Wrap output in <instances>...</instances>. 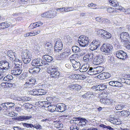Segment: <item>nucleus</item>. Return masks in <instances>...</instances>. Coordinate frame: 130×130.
Wrapping results in <instances>:
<instances>
[{
	"label": "nucleus",
	"mask_w": 130,
	"mask_h": 130,
	"mask_svg": "<svg viewBox=\"0 0 130 130\" xmlns=\"http://www.w3.org/2000/svg\"><path fill=\"white\" fill-rule=\"evenodd\" d=\"M32 94L33 95H39L38 89H35L33 90L32 91Z\"/></svg>",
	"instance_id": "864d4df0"
},
{
	"label": "nucleus",
	"mask_w": 130,
	"mask_h": 130,
	"mask_svg": "<svg viewBox=\"0 0 130 130\" xmlns=\"http://www.w3.org/2000/svg\"><path fill=\"white\" fill-rule=\"evenodd\" d=\"M120 39L122 42H128L130 37L128 33L126 32H122L120 35Z\"/></svg>",
	"instance_id": "9d476101"
},
{
	"label": "nucleus",
	"mask_w": 130,
	"mask_h": 130,
	"mask_svg": "<svg viewBox=\"0 0 130 130\" xmlns=\"http://www.w3.org/2000/svg\"><path fill=\"white\" fill-rule=\"evenodd\" d=\"M124 45L127 48L130 49V42L129 41L128 42H125Z\"/></svg>",
	"instance_id": "4d7b16f0"
},
{
	"label": "nucleus",
	"mask_w": 130,
	"mask_h": 130,
	"mask_svg": "<svg viewBox=\"0 0 130 130\" xmlns=\"http://www.w3.org/2000/svg\"><path fill=\"white\" fill-rule=\"evenodd\" d=\"M69 88L70 90H75V85H71L69 86Z\"/></svg>",
	"instance_id": "e2e57ef3"
},
{
	"label": "nucleus",
	"mask_w": 130,
	"mask_h": 130,
	"mask_svg": "<svg viewBox=\"0 0 130 130\" xmlns=\"http://www.w3.org/2000/svg\"><path fill=\"white\" fill-rule=\"evenodd\" d=\"M40 69L39 67H31L29 69V72L31 74H34L40 71Z\"/></svg>",
	"instance_id": "6ab92c4d"
},
{
	"label": "nucleus",
	"mask_w": 130,
	"mask_h": 130,
	"mask_svg": "<svg viewBox=\"0 0 130 130\" xmlns=\"http://www.w3.org/2000/svg\"><path fill=\"white\" fill-rule=\"evenodd\" d=\"M67 41L68 43L70 44L72 43V40L71 38L68 36L67 37Z\"/></svg>",
	"instance_id": "5fc2aeb1"
},
{
	"label": "nucleus",
	"mask_w": 130,
	"mask_h": 130,
	"mask_svg": "<svg viewBox=\"0 0 130 130\" xmlns=\"http://www.w3.org/2000/svg\"><path fill=\"white\" fill-rule=\"evenodd\" d=\"M100 127H103L104 128H106L109 129L110 130H113V128L109 126H106L104 124H101L99 125Z\"/></svg>",
	"instance_id": "79ce46f5"
},
{
	"label": "nucleus",
	"mask_w": 130,
	"mask_h": 130,
	"mask_svg": "<svg viewBox=\"0 0 130 130\" xmlns=\"http://www.w3.org/2000/svg\"><path fill=\"white\" fill-rule=\"evenodd\" d=\"M82 88L81 86L78 85H75V90L80 89Z\"/></svg>",
	"instance_id": "0e129e2a"
},
{
	"label": "nucleus",
	"mask_w": 130,
	"mask_h": 130,
	"mask_svg": "<svg viewBox=\"0 0 130 130\" xmlns=\"http://www.w3.org/2000/svg\"><path fill=\"white\" fill-rule=\"evenodd\" d=\"M50 18H53L56 15L57 13L55 11H50Z\"/></svg>",
	"instance_id": "a19ab883"
},
{
	"label": "nucleus",
	"mask_w": 130,
	"mask_h": 130,
	"mask_svg": "<svg viewBox=\"0 0 130 130\" xmlns=\"http://www.w3.org/2000/svg\"><path fill=\"white\" fill-rule=\"evenodd\" d=\"M116 54V57L122 60H125L127 57V54L121 50L117 51Z\"/></svg>",
	"instance_id": "9b49d317"
},
{
	"label": "nucleus",
	"mask_w": 130,
	"mask_h": 130,
	"mask_svg": "<svg viewBox=\"0 0 130 130\" xmlns=\"http://www.w3.org/2000/svg\"><path fill=\"white\" fill-rule=\"evenodd\" d=\"M17 120L18 121H24L23 116H19L17 118Z\"/></svg>",
	"instance_id": "052dcab7"
},
{
	"label": "nucleus",
	"mask_w": 130,
	"mask_h": 130,
	"mask_svg": "<svg viewBox=\"0 0 130 130\" xmlns=\"http://www.w3.org/2000/svg\"><path fill=\"white\" fill-rule=\"evenodd\" d=\"M119 112L121 113V115L124 117H127L130 114V112L127 110H124Z\"/></svg>",
	"instance_id": "c756f323"
},
{
	"label": "nucleus",
	"mask_w": 130,
	"mask_h": 130,
	"mask_svg": "<svg viewBox=\"0 0 130 130\" xmlns=\"http://www.w3.org/2000/svg\"><path fill=\"white\" fill-rule=\"evenodd\" d=\"M31 83V84L33 86L35 84L36 82V80L35 79H31L29 80H28Z\"/></svg>",
	"instance_id": "680f3d73"
},
{
	"label": "nucleus",
	"mask_w": 130,
	"mask_h": 130,
	"mask_svg": "<svg viewBox=\"0 0 130 130\" xmlns=\"http://www.w3.org/2000/svg\"><path fill=\"white\" fill-rule=\"evenodd\" d=\"M100 42L98 40L93 41L90 44V49L92 51L96 50L100 46Z\"/></svg>",
	"instance_id": "f8f14e48"
},
{
	"label": "nucleus",
	"mask_w": 130,
	"mask_h": 130,
	"mask_svg": "<svg viewBox=\"0 0 130 130\" xmlns=\"http://www.w3.org/2000/svg\"><path fill=\"white\" fill-rule=\"evenodd\" d=\"M93 58L92 54H88L85 55L83 58L84 61L86 62H88L91 61Z\"/></svg>",
	"instance_id": "f3484780"
},
{
	"label": "nucleus",
	"mask_w": 130,
	"mask_h": 130,
	"mask_svg": "<svg viewBox=\"0 0 130 130\" xmlns=\"http://www.w3.org/2000/svg\"><path fill=\"white\" fill-rule=\"evenodd\" d=\"M80 118L79 117L73 118V120L71 121H73V123L77 124L78 123H79V121H80Z\"/></svg>",
	"instance_id": "58836bf2"
},
{
	"label": "nucleus",
	"mask_w": 130,
	"mask_h": 130,
	"mask_svg": "<svg viewBox=\"0 0 130 130\" xmlns=\"http://www.w3.org/2000/svg\"><path fill=\"white\" fill-rule=\"evenodd\" d=\"M50 11H48L42 14L41 16L42 17L50 18Z\"/></svg>",
	"instance_id": "72a5a7b5"
},
{
	"label": "nucleus",
	"mask_w": 130,
	"mask_h": 130,
	"mask_svg": "<svg viewBox=\"0 0 130 130\" xmlns=\"http://www.w3.org/2000/svg\"><path fill=\"white\" fill-rule=\"evenodd\" d=\"M28 81L25 84V86H27L28 87H31L32 86H33Z\"/></svg>",
	"instance_id": "6e6d98bb"
},
{
	"label": "nucleus",
	"mask_w": 130,
	"mask_h": 130,
	"mask_svg": "<svg viewBox=\"0 0 130 130\" xmlns=\"http://www.w3.org/2000/svg\"><path fill=\"white\" fill-rule=\"evenodd\" d=\"M111 36V35L110 33L106 31L102 37L105 39H107L110 38Z\"/></svg>",
	"instance_id": "473e14b6"
},
{
	"label": "nucleus",
	"mask_w": 130,
	"mask_h": 130,
	"mask_svg": "<svg viewBox=\"0 0 130 130\" xmlns=\"http://www.w3.org/2000/svg\"><path fill=\"white\" fill-rule=\"evenodd\" d=\"M103 22L105 24H108L110 23V21L108 19L104 18L103 20Z\"/></svg>",
	"instance_id": "69168bd1"
},
{
	"label": "nucleus",
	"mask_w": 130,
	"mask_h": 130,
	"mask_svg": "<svg viewBox=\"0 0 130 130\" xmlns=\"http://www.w3.org/2000/svg\"><path fill=\"white\" fill-rule=\"evenodd\" d=\"M88 121L86 119L82 118H80V121L78 124L79 127L82 126H85L86 123L88 122Z\"/></svg>",
	"instance_id": "aec40b11"
},
{
	"label": "nucleus",
	"mask_w": 130,
	"mask_h": 130,
	"mask_svg": "<svg viewBox=\"0 0 130 130\" xmlns=\"http://www.w3.org/2000/svg\"><path fill=\"white\" fill-rule=\"evenodd\" d=\"M93 88L96 90H103L107 88L106 85L103 84L97 85L94 86Z\"/></svg>",
	"instance_id": "a211bd4d"
},
{
	"label": "nucleus",
	"mask_w": 130,
	"mask_h": 130,
	"mask_svg": "<svg viewBox=\"0 0 130 130\" xmlns=\"http://www.w3.org/2000/svg\"><path fill=\"white\" fill-rule=\"evenodd\" d=\"M71 54L70 50L67 49L63 52L60 53V55L58 56V59L59 60H64L68 58L69 56Z\"/></svg>",
	"instance_id": "20e7f679"
},
{
	"label": "nucleus",
	"mask_w": 130,
	"mask_h": 130,
	"mask_svg": "<svg viewBox=\"0 0 130 130\" xmlns=\"http://www.w3.org/2000/svg\"><path fill=\"white\" fill-rule=\"evenodd\" d=\"M75 77L77 79H83L86 78V76L84 75H75Z\"/></svg>",
	"instance_id": "ea45409f"
},
{
	"label": "nucleus",
	"mask_w": 130,
	"mask_h": 130,
	"mask_svg": "<svg viewBox=\"0 0 130 130\" xmlns=\"http://www.w3.org/2000/svg\"><path fill=\"white\" fill-rule=\"evenodd\" d=\"M95 68H93L89 67L88 69L87 70V73L91 75L96 74V72L95 71Z\"/></svg>",
	"instance_id": "b1692460"
},
{
	"label": "nucleus",
	"mask_w": 130,
	"mask_h": 130,
	"mask_svg": "<svg viewBox=\"0 0 130 130\" xmlns=\"http://www.w3.org/2000/svg\"><path fill=\"white\" fill-rule=\"evenodd\" d=\"M63 45L61 40L58 39L56 41L54 47L55 52H60L62 50Z\"/></svg>",
	"instance_id": "1a4fd4ad"
},
{
	"label": "nucleus",
	"mask_w": 130,
	"mask_h": 130,
	"mask_svg": "<svg viewBox=\"0 0 130 130\" xmlns=\"http://www.w3.org/2000/svg\"><path fill=\"white\" fill-rule=\"evenodd\" d=\"M107 94L105 93H100L99 96L101 97L102 98H104L105 97H107Z\"/></svg>",
	"instance_id": "603ef678"
},
{
	"label": "nucleus",
	"mask_w": 130,
	"mask_h": 130,
	"mask_svg": "<svg viewBox=\"0 0 130 130\" xmlns=\"http://www.w3.org/2000/svg\"><path fill=\"white\" fill-rule=\"evenodd\" d=\"M31 64L33 66H41L44 67H47L49 65L46 62L39 58L33 60Z\"/></svg>",
	"instance_id": "f03ea898"
},
{
	"label": "nucleus",
	"mask_w": 130,
	"mask_h": 130,
	"mask_svg": "<svg viewBox=\"0 0 130 130\" xmlns=\"http://www.w3.org/2000/svg\"><path fill=\"white\" fill-rule=\"evenodd\" d=\"M7 85L9 87H14V86H15V84H12L11 83H7Z\"/></svg>",
	"instance_id": "338daca9"
},
{
	"label": "nucleus",
	"mask_w": 130,
	"mask_h": 130,
	"mask_svg": "<svg viewBox=\"0 0 130 130\" xmlns=\"http://www.w3.org/2000/svg\"><path fill=\"white\" fill-rule=\"evenodd\" d=\"M104 73H101L98 76V77L101 79L103 80L105 79Z\"/></svg>",
	"instance_id": "49530a36"
},
{
	"label": "nucleus",
	"mask_w": 130,
	"mask_h": 130,
	"mask_svg": "<svg viewBox=\"0 0 130 130\" xmlns=\"http://www.w3.org/2000/svg\"><path fill=\"white\" fill-rule=\"evenodd\" d=\"M115 9L112 7H109L107 8V12L109 13H112L115 11Z\"/></svg>",
	"instance_id": "a18cd8bd"
},
{
	"label": "nucleus",
	"mask_w": 130,
	"mask_h": 130,
	"mask_svg": "<svg viewBox=\"0 0 130 130\" xmlns=\"http://www.w3.org/2000/svg\"><path fill=\"white\" fill-rule=\"evenodd\" d=\"M44 89H38L39 95L46 94L47 93L46 91L44 90Z\"/></svg>",
	"instance_id": "7c9ffc66"
},
{
	"label": "nucleus",
	"mask_w": 130,
	"mask_h": 130,
	"mask_svg": "<svg viewBox=\"0 0 130 130\" xmlns=\"http://www.w3.org/2000/svg\"><path fill=\"white\" fill-rule=\"evenodd\" d=\"M1 62H2V65L3 66L4 69L5 70V72L7 71L9 68V63L8 62L6 61H1Z\"/></svg>",
	"instance_id": "4be33fe9"
},
{
	"label": "nucleus",
	"mask_w": 130,
	"mask_h": 130,
	"mask_svg": "<svg viewBox=\"0 0 130 130\" xmlns=\"http://www.w3.org/2000/svg\"><path fill=\"white\" fill-rule=\"evenodd\" d=\"M22 60L24 63L28 64L31 60L32 56L31 53L29 51L24 53L22 56Z\"/></svg>",
	"instance_id": "0eeeda50"
},
{
	"label": "nucleus",
	"mask_w": 130,
	"mask_h": 130,
	"mask_svg": "<svg viewBox=\"0 0 130 130\" xmlns=\"http://www.w3.org/2000/svg\"><path fill=\"white\" fill-rule=\"evenodd\" d=\"M113 46L109 44H104L101 47V51L105 55H109L111 53Z\"/></svg>",
	"instance_id": "7ed1b4c3"
},
{
	"label": "nucleus",
	"mask_w": 130,
	"mask_h": 130,
	"mask_svg": "<svg viewBox=\"0 0 130 130\" xmlns=\"http://www.w3.org/2000/svg\"><path fill=\"white\" fill-rule=\"evenodd\" d=\"M106 31L102 29H100L97 31L98 34L100 37H102Z\"/></svg>",
	"instance_id": "c9c22d12"
},
{
	"label": "nucleus",
	"mask_w": 130,
	"mask_h": 130,
	"mask_svg": "<svg viewBox=\"0 0 130 130\" xmlns=\"http://www.w3.org/2000/svg\"><path fill=\"white\" fill-rule=\"evenodd\" d=\"M47 72L50 74V77L54 78H57L60 75V73L58 71L56 66H52L47 69Z\"/></svg>",
	"instance_id": "f257e3e1"
},
{
	"label": "nucleus",
	"mask_w": 130,
	"mask_h": 130,
	"mask_svg": "<svg viewBox=\"0 0 130 130\" xmlns=\"http://www.w3.org/2000/svg\"><path fill=\"white\" fill-rule=\"evenodd\" d=\"M104 73L105 74L104 75L105 77V79L108 78L110 77V74L109 73L107 72Z\"/></svg>",
	"instance_id": "bf43d9fd"
},
{
	"label": "nucleus",
	"mask_w": 130,
	"mask_h": 130,
	"mask_svg": "<svg viewBox=\"0 0 130 130\" xmlns=\"http://www.w3.org/2000/svg\"><path fill=\"white\" fill-rule=\"evenodd\" d=\"M8 103V107L9 109H10V108H12L14 105V104L12 102H7Z\"/></svg>",
	"instance_id": "13d9d810"
},
{
	"label": "nucleus",
	"mask_w": 130,
	"mask_h": 130,
	"mask_svg": "<svg viewBox=\"0 0 130 130\" xmlns=\"http://www.w3.org/2000/svg\"><path fill=\"white\" fill-rule=\"evenodd\" d=\"M84 92H81L80 93L82 94H84L82 95V97L85 99H89L92 95L91 93L90 92H88L84 94Z\"/></svg>",
	"instance_id": "412c9836"
},
{
	"label": "nucleus",
	"mask_w": 130,
	"mask_h": 130,
	"mask_svg": "<svg viewBox=\"0 0 130 130\" xmlns=\"http://www.w3.org/2000/svg\"><path fill=\"white\" fill-rule=\"evenodd\" d=\"M15 65L16 67L13 70L11 71L10 73L13 75L17 76L21 73L22 71V67L17 66L18 65H17L15 63Z\"/></svg>",
	"instance_id": "6e6552de"
},
{
	"label": "nucleus",
	"mask_w": 130,
	"mask_h": 130,
	"mask_svg": "<svg viewBox=\"0 0 130 130\" xmlns=\"http://www.w3.org/2000/svg\"><path fill=\"white\" fill-rule=\"evenodd\" d=\"M103 56L101 55H98L94 58L93 61V63L95 64L99 65L103 61Z\"/></svg>",
	"instance_id": "ddd939ff"
},
{
	"label": "nucleus",
	"mask_w": 130,
	"mask_h": 130,
	"mask_svg": "<svg viewBox=\"0 0 130 130\" xmlns=\"http://www.w3.org/2000/svg\"><path fill=\"white\" fill-rule=\"evenodd\" d=\"M34 126L33 127L37 129H41L42 128V127L40 124H39L38 123H37L36 124L33 125Z\"/></svg>",
	"instance_id": "c03bdc74"
},
{
	"label": "nucleus",
	"mask_w": 130,
	"mask_h": 130,
	"mask_svg": "<svg viewBox=\"0 0 130 130\" xmlns=\"http://www.w3.org/2000/svg\"><path fill=\"white\" fill-rule=\"evenodd\" d=\"M125 106L124 105H123L122 104H121L117 105L115 107V108L117 110H121Z\"/></svg>",
	"instance_id": "f704fd0d"
},
{
	"label": "nucleus",
	"mask_w": 130,
	"mask_h": 130,
	"mask_svg": "<svg viewBox=\"0 0 130 130\" xmlns=\"http://www.w3.org/2000/svg\"><path fill=\"white\" fill-rule=\"evenodd\" d=\"M100 102L105 104L110 105L113 103L115 101L112 99H108L105 98H101L100 99Z\"/></svg>",
	"instance_id": "dca6fc26"
},
{
	"label": "nucleus",
	"mask_w": 130,
	"mask_h": 130,
	"mask_svg": "<svg viewBox=\"0 0 130 130\" xmlns=\"http://www.w3.org/2000/svg\"><path fill=\"white\" fill-rule=\"evenodd\" d=\"M23 125L25 127L28 128H32L34 126L33 125L31 124L28 123H23Z\"/></svg>",
	"instance_id": "4c0bfd02"
},
{
	"label": "nucleus",
	"mask_w": 130,
	"mask_h": 130,
	"mask_svg": "<svg viewBox=\"0 0 130 130\" xmlns=\"http://www.w3.org/2000/svg\"><path fill=\"white\" fill-rule=\"evenodd\" d=\"M110 5L112 6L115 7L116 6L119 5V4L117 1H113L111 4H110Z\"/></svg>",
	"instance_id": "3c124183"
},
{
	"label": "nucleus",
	"mask_w": 130,
	"mask_h": 130,
	"mask_svg": "<svg viewBox=\"0 0 130 130\" xmlns=\"http://www.w3.org/2000/svg\"><path fill=\"white\" fill-rule=\"evenodd\" d=\"M70 129L71 130H79V128H78L76 127H74L73 126H71L70 127Z\"/></svg>",
	"instance_id": "774afa93"
},
{
	"label": "nucleus",
	"mask_w": 130,
	"mask_h": 130,
	"mask_svg": "<svg viewBox=\"0 0 130 130\" xmlns=\"http://www.w3.org/2000/svg\"><path fill=\"white\" fill-rule=\"evenodd\" d=\"M114 84V87H120L121 86V83H120L117 81H115Z\"/></svg>",
	"instance_id": "8fccbe9b"
},
{
	"label": "nucleus",
	"mask_w": 130,
	"mask_h": 130,
	"mask_svg": "<svg viewBox=\"0 0 130 130\" xmlns=\"http://www.w3.org/2000/svg\"><path fill=\"white\" fill-rule=\"evenodd\" d=\"M43 24V23L42 22L40 21L38 22L34 23V26H36V27H39L42 25Z\"/></svg>",
	"instance_id": "de8ad7c7"
},
{
	"label": "nucleus",
	"mask_w": 130,
	"mask_h": 130,
	"mask_svg": "<svg viewBox=\"0 0 130 130\" xmlns=\"http://www.w3.org/2000/svg\"><path fill=\"white\" fill-rule=\"evenodd\" d=\"M56 111L62 112L65 111L67 109L66 106L64 104H60L56 105Z\"/></svg>",
	"instance_id": "4468645a"
},
{
	"label": "nucleus",
	"mask_w": 130,
	"mask_h": 130,
	"mask_svg": "<svg viewBox=\"0 0 130 130\" xmlns=\"http://www.w3.org/2000/svg\"><path fill=\"white\" fill-rule=\"evenodd\" d=\"M23 116L24 120H28L32 118V116L31 115Z\"/></svg>",
	"instance_id": "09e8293b"
},
{
	"label": "nucleus",
	"mask_w": 130,
	"mask_h": 130,
	"mask_svg": "<svg viewBox=\"0 0 130 130\" xmlns=\"http://www.w3.org/2000/svg\"><path fill=\"white\" fill-rule=\"evenodd\" d=\"M42 58L44 59L46 61L50 62L53 60V58L52 56L48 55H45L42 56Z\"/></svg>",
	"instance_id": "393cba45"
},
{
	"label": "nucleus",
	"mask_w": 130,
	"mask_h": 130,
	"mask_svg": "<svg viewBox=\"0 0 130 130\" xmlns=\"http://www.w3.org/2000/svg\"><path fill=\"white\" fill-rule=\"evenodd\" d=\"M77 55L76 54H73L70 57V61L72 64L73 67L75 70H78L80 67V64L79 62L77 61L73 58Z\"/></svg>",
	"instance_id": "423d86ee"
},
{
	"label": "nucleus",
	"mask_w": 130,
	"mask_h": 130,
	"mask_svg": "<svg viewBox=\"0 0 130 130\" xmlns=\"http://www.w3.org/2000/svg\"><path fill=\"white\" fill-rule=\"evenodd\" d=\"M1 25L2 29H3L8 27L10 26V24L7 22H4L1 23Z\"/></svg>",
	"instance_id": "e433bc0d"
},
{
	"label": "nucleus",
	"mask_w": 130,
	"mask_h": 130,
	"mask_svg": "<svg viewBox=\"0 0 130 130\" xmlns=\"http://www.w3.org/2000/svg\"><path fill=\"white\" fill-rule=\"evenodd\" d=\"M48 110L51 112H54L55 111H56V105H50L48 106Z\"/></svg>",
	"instance_id": "cd10ccee"
},
{
	"label": "nucleus",
	"mask_w": 130,
	"mask_h": 130,
	"mask_svg": "<svg viewBox=\"0 0 130 130\" xmlns=\"http://www.w3.org/2000/svg\"><path fill=\"white\" fill-rule=\"evenodd\" d=\"M13 77L10 74H8L7 76L5 77L3 80L5 81L10 82L11 80H13Z\"/></svg>",
	"instance_id": "bb28decb"
},
{
	"label": "nucleus",
	"mask_w": 130,
	"mask_h": 130,
	"mask_svg": "<svg viewBox=\"0 0 130 130\" xmlns=\"http://www.w3.org/2000/svg\"><path fill=\"white\" fill-rule=\"evenodd\" d=\"M115 8L120 11H125V9L123 7L121 6H119V5L116 6L115 7Z\"/></svg>",
	"instance_id": "37998d69"
},
{
	"label": "nucleus",
	"mask_w": 130,
	"mask_h": 130,
	"mask_svg": "<svg viewBox=\"0 0 130 130\" xmlns=\"http://www.w3.org/2000/svg\"><path fill=\"white\" fill-rule=\"evenodd\" d=\"M45 48L46 49V51L48 54L50 55L52 53L53 44L50 42L46 43L45 45Z\"/></svg>",
	"instance_id": "2eb2a0df"
},
{
	"label": "nucleus",
	"mask_w": 130,
	"mask_h": 130,
	"mask_svg": "<svg viewBox=\"0 0 130 130\" xmlns=\"http://www.w3.org/2000/svg\"><path fill=\"white\" fill-rule=\"evenodd\" d=\"M96 74L99 73L103 71L104 69V68L102 66H98L95 68Z\"/></svg>",
	"instance_id": "c85d7f7f"
},
{
	"label": "nucleus",
	"mask_w": 130,
	"mask_h": 130,
	"mask_svg": "<svg viewBox=\"0 0 130 130\" xmlns=\"http://www.w3.org/2000/svg\"><path fill=\"white\" fill-rule=\"evenodd\" d=\"M78 41L80 45L82 47L87 46L88 44V38L85 36H80Z\"/></svg>",
	"instance_id": "39448f33"
},
{
	"label": "nucleus",
	"mask_w": 130,
	"mask_h": 130,
	"mask_svg": "<svg viewBox=\"0 0 130 130\" xmlns=\"http://www.w3.org/2000/svg\"><path fill=\"white\" fill-rule=\"evenodd\" d=\"M7 55L10 57L11 60H13L16 57V54L15 52H13L11 51H9L8 52Z\"/></svg>",
	"instance_id": "5701e85b"
},
{
	"label": "nucleus",
	"mask_w": 130,
	"mask_h": 130,
	"mask_svg": "<svg viewBox=\"0 0 130 130\" xmlns=\"http://www.w3.org/2000/svg\"><path fill=\"white\" fill-rule=\"evenodd\" d=\"M89 66L88 64L84 65L80 69V71L81 72H86L87 73V70L88 69Z\"/></svg>",
	"instance_id": "a878e982"
},
{
	"label": "nucleus",
	"mask_w": 130,
	"mask_h": 130,
	"mask_svg": "<svg viewBox=\"0 0 130 130\" xmlns=\"http://www.w3.org/2000/svg\"><path fill=\"white\" fill-rule=\"evenodd\" d=\"M73 52L74 53H77L79 52L80 49L77 46H73L72 47Z\"/></svg>",
	"instance_id": "2f4dec72"
}]
</instances>
